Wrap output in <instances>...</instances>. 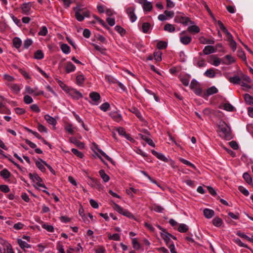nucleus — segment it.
<instances>
[{
  "label": "nucleus",
  "instance_id": "1",
  "mask_svg": "<svg viewBox=\"0 0 253 253\" xmlns=\"http://www.w3.org/2000/svg\"><path fill=\"white\" fill-rule=\"evenodd\" d=\"M174 21L176 23H181L184 25H187L188 23L190 24H194V22L191 21L189 17L185 16L184 13L181 12L176 13L174 18Z\"/></svg>",
  "mask_w": 253,
  "mask_h": 253
},
{
  "label": "nucleus",
  "instance_id": "43",
  "mask_svg": "<svg viewBox=\"0 0 253 253\" xmlns=\"http://www.w3.org/2000/svg\"><path fill=\"white\" fill-rule=\"evenodd\" d=\"M151 25L149 23L145 22L143 23L142 25V32L144 33H147L148 31L150 30Z\"/></svg>",
  "mask_w": 253,
  "mask_h": 253
},
{
  "label": "nucleus",
  "instance_id": "56",
  "mask_svg": "<svg viewBox=\"0 0 253 253\" xmlns=\"http://www.w3.org/2000/svg\"><path fill=\"white\" fill-rule=\"evenodd\" d=\"M109 108L110 104L108 102H105L100 106V109L104 112H106Z\"/></svg>",
  "mask_w": 253,
  "mask_h": 253
},
{
  "label": "nucleus",
  "instance_id": "8",
  "mask_svg": "<svg viewBox=\"0 0 253 253\" xmlns=\"http://www.w3.org/2000/svg\"><path fill=\"white\" fill-rule=\"evenodd\" d=\"M193 62L194 64L199 68L205 67L207 65L205 60L200 57L199 58L195 57Z\"/></svg>",
  "mask_w": 253,
  "mask_h": 253
},
{
  "label": "nucleus",
  "instance_id": "34",
  "mask_svg": "<svg viewBox=\"0 0 253 253\" xmlns=\"http://www.w3.org/2000/svg\"><path fill=\"white\" fill-rule=\"evenodd\" d=\"M204 75L208 78H212L215 77V73L212 68H210L205 72Z\"/></svg>",
  "mask_w": 253,
  "mask_h": 253
},
{
  "label": "nucleus",
  "instance_id": "38",
  "mask_svg": "<svg viewBox=\"0 0 253 253\" xmlns=\"http://www.w3.org/2000/svg\"><path fill=\"white\" fill-rule=\"evenodd\" d=\"M164 29L165 31L170 33L173 32L175 30V28L174 26L169 23H167L165 25Z\"/></svg>",
  "mask_w": 253,
  "mask_h": 253
},
{
  "label": "nucleus",
  "instance_id": "26",
  "mask_svg": "<svg viewBox=\"0 0 253 253\" xmlns=\"http://www.w3.org/2000/svg\"><path fill=\"white\" fill-rule=\"evenodd\" d=\"M44 119L47 121V122L50 125H51L52 126L56 125L57 123L56 120L54 118L51 117L50 116L48 115H45L44 116Z\"/></svg>",
  "mask_w": 253,
  "mask_h": 253
},
{
  "label": "nucleus",
  "instance_id": "12",
  "mask_svg": "<svg viewBox=\"0 0 253 253\" xmlns=\"http://www.w3.org/2000/svg\"><path fill=\"white\" fill-rule=\"evenodd\" d=\"M32 3L31 2L24 3L21 5L22 13L28 15L31 9Z\"/></svg>",
  "mask_w": 253,
  "mask_h": 253
},
{
  "label": "nucleus",
  "instance_id": "54",
  "mask_svg": "<svg viewBox=\"0 0 253 253\" xmlns=\"http://www.w3.org/2000/svg\"><path fill=\"white\" fill-rule=\"evenodd\" d=\"M238 190L245 196H248L249 195V191L246 189L245 188H244L242 186H239L238 187Z\"/></svg>",
  "mask_w": 253,
  "mask_h": 253
},
{
  "label": "nucleus",
  "instance_id": "60",
  "mask_svg": "<svg viewBox=\"0 0 253 253\" xmlns=\"http://www.w3.org/2000/svg\"><path fill=\"white\" fill-rule=\"evenodd\" d=\"M238 56L242 59L244 61H246V56L245 52L242 50V49H239L238 51Z\"/></svg>",
  "mask_w": 253,
  "mask_h": 253
},
{
  "label": "nucleus",
  "instance_id": "27",
  "mask_svg": "<svg viewBox=\"0 0 253 253\" xmlns=\"http://www.w3.org/2000/svg\"><path fill=\"white\" fill-rule=\"evenodd\" d=\"M99 173L104 182H107L110 180V177L108 175L103 169H101Z\"/></svg>",
  "mask_w": 253,
  "mask_h": 253
},
{
  "label": "nucleus",
  "instance_id": "15",
  "mask_svg": "<svg viewBox=\"0 0 253 253\" xmlns=\"http://www.w3.org/2000/svg\"><path fill=\"white\" fill-rule=\"evenodd\" d=\"M75 17L76 19L80 22L83 21L84 19L83 13H81L82 11L81 9L76 7L75 9Z\"/></svg>",
  "mask_w": 253,
  "mask_h": 253
},
{
  "label": "nucleus",
  "instance_id": "44",
  "mask_svg": "<svg viewBox=\"0 0 253 253\" xmlns=\"http://www.w3.org/2000/svg\"><path fill=\"white\" fill-rule=\"evenodd\" d=\"M217 22L220 29L223 31V32H224L227 36L230 34L221 21L218 20Z\"/></svg>",
  "mask_w": 253,
  "mask_h": 253
},
{
  "label": "nucleus",
  "instance_id": "2",
  "mask_svg": "<svg viewBox=\"0 0 253 253\" xmlns=\"http://www.w3.org/2000/svg\"><path fill=\"white\" fill-rule=\"evenodd\" d=\"M113 208L114 210L119 213L126 216L130 219H134V216L130 212H129L128 210L121 207L118 204L114 203Z\"/></svg>",
  "mask_w": 253,
  "mask_h": 253
},
{
  "label": "nucleus",
  "instance_id": "17",
  "mask_svg": "<svg viewBox=\"0 0 253 253\" xmlns=\"http://www.w3.org/2000/svg\"><path fill=\"white\" fill-rule=\"evenodd\" d=\"M89 178L92 182L91 184L92 187H94L98 189L102 188V185L97 179L91 177H90Z\"/></svg>",
  "mask_w": 253,
  "mask_h": 253
},
{
  "label": "nucleus",
  "instance_id": "28",
  "mask_svg": "<svg viewBox=\"0 0 253 253\" xmlns=\"http://www.w3.org/2000/svg\"><path fill=\"white\" fill-rule=\"evenodd\" d=\"M161 235L162 238L165 240L166 244L168 245L170 241V236L171 234L167 232H165V233H161Z\"/></svg>",
  "mask_w": 253,
  "mask_h": 253
},
{
  "label": "nucleus",
  "instance_id": "46",
  "mask_svg": "<svg viewBox=\"0 0 253 253\" xmlns=\"http://www.w3.org/2000/svg\"><path fill=\"white\" fill-rule=\"evenodd\" d=\"M44 55L42 51L41 50H37L34 55L35 58L37 59H42L43 58Z\"/></svg>",
  "mask_w": 253,
  "mask_h": 253
},
{
  "label": "nucleus",
  "instance_id": "31",
  "mask_svg": "<svg viewBox=\"0 0 253 253\" xmlns=\"http://www.w3.org/2000/svg\"><path fill=\"white\" fill-rule=\"evenodd\" d=\"M62 51L65 54H69L70 52V47L66 43H62L60 45Z\"/></svg>",
  "mask_w": 253,
  "mask_h": 253
},
{
  "label": "nucleus",
  "instance_id": "59",
  "mask_svg": "<svg viewBox=\"0 0 253 253\" xmlns=\"http://www.w3.org/2000/svg\"><path fill=\"white\" fill-rule=\"evenodd\" d=\"M223 108L228 111H233L234 107L229 103H226L223 105Z\"/></svg>",
  "mask_w": 253,
  "mask_h": 253
},
{
  "label": "nucleus",
  "instance_id": "16",
  "mask_svg": "<svg viewBox=\"0 0 253 253\" xmlns=\"http://www.w3.org/2000/svg\"><path fill=\"white\" fill-rule=\"evenodd\" d=\"M152 153L159 160H162L165 162H168V159L166 158L162 153L157 152L155 150H152Z\"/></svg>",
  "mask_w": 253,
  "mask_h": 253
},
{
  "label": "nucleus",
  "instance_id": "33",
  "mask_svg": "<svg viewBox=\"0 0 253 253\" xmlns=\"http://www.w3.org/2000/svg\"><path fill=\"white\" fill-rule=\"evenodd\" d=\"M144 1L143 9L145 11H150L152 8V4L151 2L147 1L146 0H142Z\"/></svg>",
  "mask_w": 253,
  "mask_h": 253
},
{
  "label": "nucleus",
  "instance_id": "23",
  "mask_svg": "<svg viewBox=\"0 0 253 253\" xmlns=\"http://www.w3.org/2000/svg\"><path fill=\"white\" fill-rule=\"evenodd\" d=\"M224 58L227 60V62L224 60L222 61V64L225 65H229L235 62L234 58L230 55H226L225 56Z\"/></svg>",
  "mask_w": 253,
  "mask_h": 253
},
{
  "label": "nucleus",
  "instance_id": "4",
  "mask_svg": "<svg viewBox=\"0 0 253 253\" xmlns=\"http://www.w3.org/2000/svg\"><path fill=\"white\" fill-rule=\"evenodd\" d=\"M29 176L30 178L33 180V182H37V185L39 187H41L44 188V189H47V187L44 184H41L40 182L42 181V178L38 175L36 173H30L29 174Z\"/></svg>",
  "mask_w": 253,
  "mask_h": 253
},
{
  "label": "nucleus",
  "instance_id": "51",
  "mask_svg": "<svg viewBox=\"0 0 253 253\" xmlns=\"http://www.w3.org/2000/svg\"><path fill=\"white\" fill-rule=\"evenodd\" d=\"M115 29L122 36L126 34V30L120 26L117 25L115 26Z\"/></svg>",
  "mask_w": 253,
  "mask_h": 253
},
{
  "label": "nucleus",
  "instance_id": "47",
  "mask_svg": "<svg viewBox=\"0 0 253 253\" xmlns=\"http://www.w3.org/2000/svg\"><path fill=\"white\" fill-rule=\"evenodd\" d=\"M167 43L166 42L159 41L157 45V48L159 49H165L167 47Z\"/></svg>",
  "mask_w": 253,
  "mask_h": 253
},
{
  "label": "nucleus",
  "instance_id": "57",
  "mask_svg": "<svg viewBox=\"0 0 253 253\" xmlns=\"http://www.w3.org/2000/svg\"><path fill=\"white\" fill-rule=\"evenodd\" d=\"M71 151L74 154H75L80 158H82L84 157V154L81 152L79 151L76 149L72 148L71 149Z\"/></svg>",
  "mask_w": 253,
  "mask_h": 253
},
{
  "label": "nucleus",
  "instance_id": "63",
  "mask_svg": "<svg viewBox=\"0 0 253 253\" xmlns=\"http://www.w3.org/2000/svg\"><path fill=\"white\" fill-rule=\"evenodd\" d=\"M42 227L48 232H53L54 231V228L52 225L43 224Z\"/></svg>",
  "mask_w": 253,
  "mask_h": 253
},
{
  "label": "nucleus",
  "instance_id": "35",
  "mask_svg": "<svg viewBox=\"0 0 253 253\" xmlns=\"http://www.w3.org/2000/svg\"><path fill=\"white\" fill-rule=\"evenodd\" d=\"M200 28L196 25H192L189 26L187 31L192 33H198L200 32Z\"/></svg>",
  "mask_w": 253,
  "mask_h": 253
},
{
  "label": "nucleus",
  "instance_id": "25",
  "mask_svg": "<svg viewBox=\"0 0 253 253\" xmlns=\"http://www.w3.org/2000/svg\"><path fill=\"white\" fill-rule=\"evenodd\" d=\"M70 141L72 143L74 144L76 146L79 147L80 148H84V144L83 142L80 141L75 137H72L70 138Z\"/></svg>",
  "mask_w": 253,
  "mask_h": 253
},
{
  "label": "nucleus",
  "instance_id": "9",
  "mask_svg": "<svg viewBox=\"0 0 253 253\" xmlns=\"http://www.w3.org/2000/svg\"><path fill=\"white\" fill-rule=\"evenodd\" d=\"M218 89L214 86H212L211 87L208 88L206 91L204 93L203 97L205 98L208 97L210 95L215 94L217 93Z\"/></svg>",
  "mask_w": 253,
  "mask_h": 253
},
{
  "label": "nucleus",
  "instance_id": "14",
  "mask_svg": "<svg viewBox=\"0 0 253 253\" xmlns=\"http://www.w3.org/2000/svg\"><path fill=\"white\" fill-rule=\"evenodd\" d=\"M216 51V49L211 45H207L204 48L203 52L205 55H208L211 53H214Z\"/></svg>",
  "mask_w": 253,
  "mask_h": 253
},
{
  "label": "nucleus",
  "instance_id": "37",
  "mask_svg": "<svg viewBox=\"0 0 253 253\" xmlns=\"http://www.w3.org/2000/svg\"><path fill=\"white\" fill-rule=\"evenodd\" d=\"M212 223L216 227H220L223 223V221L221 218L215 217L212 220Z\"/></svg>",
  "mask_w": 253,
  "mask_h": 253
},
{
  "label": "nucleus",
  "instance_id": "22",
  "mask_svg": "<svg viewBox=\"0 0 253 253\" xmlns=\"http://www.w3.org/2000/svg\"><path fill=\"white\" fill-rule=\"evenodd\" d=\"M70 95L75 99H79L83 97L82 94L79 91L75 89H72L70 93Z\"/></svg>",
  "mask_w": 253,
  "mask_h": 253
},
{
  "label": "nucleus",
  "instance_id": "52",
  "mask_svg": "<svg viewBox=\"0 0 253 253\" xmlns=\"http://www.w3.org/2000/svg\"><path fill=\"white\" fill-rule=\"evenodd\" d=\"M233 241L235 243L238 244L240 247H244L247 249L249 248L248 246L247 245L245 244L244 243H242L241 240L239 238L234 239Z\"/></svg>",
  "mask_w": 253,
  "mask_h": 253
},
{
  "label": "nucleus",
  "instance_id": "41",
  "mask_svg": "<svg viewBox=\"0 0 253 253\" xmlns=\"http://www.w3.org/2000/svg\"><path fill=\"white\" fill-rule=\"evenodd\" d=\"M0 175L3 178L6 179L10 176L11 173L7 169H5L0 171Z\"/></svg>",
  "mask_w": 253,
  "mask_h": 253
},
{
  "label": "nucleus",
  "instance_id": "13",
  "mask_svg": "<svg viewBox=\"0 0 253 253\" xmlns=\"http://www.w3.org/2000/svg\"><path fill=\"white\" fill-rule=\"evenodd\" d=\"M117 130L119 135L125 137L127 140L130 141L132 139V138L130 137V135L126 133L124 128L119 127L117 128Z\"/></svg>",
  "mask_w": 253,
  "mask_h": 253
},
{
  "label": "nucleus",
  "instance_id": "61",
  "mask_svg": "<svg viewBox=\"0 0 253 253\" xmlns=\"http://www.w3.org/2000/svg\"><path fill=\"white\" fill-rule=\"evenodd\" d=\"M65 129L70 134H73L74 133V130L73 129L72 125L70 124H69L66 125V126H65Z\"/></svg>",
  "mask_w": 253,
  "mask_h": 253
},
{
  "label": "nucleus",
  "instance_id": "29",
  "mask_svg": "<svg viewBox=\"0 0 253 253\" xmlns=\"http://www.w3.org/2000/svg\"><path fill=\"white\" fill-rule=\"evenodd\" d=\"M244 100L246 104L251 105L253 104V97L249 94L246 93L244 95Z\"/></svg>",
  "mask_w": 253,
  "mask_h": 253
},
{
  "label": "nucleus",
  "instance_id": "30",
  "mask_svg": "<svg viewBox=\"0 0 253 253\" xmlns=\"http://www.w3.org/2000/svg\"><path fill=\"white\" fill-rule=\"evenodd\" d=\"M17 242L22 250H25V248H30L31 247L30 245L27 244L26 242L21 239H18Z\"/></svg>",
  "mask_w": 253,
  "mask_h": 253
},
{
  "label": "nucleus",
  "instance_id": "21",
  "mask_svg": "<svg viewBox=\"0 0 253 253\" xmlns=\"http://www.w3.org/2000/svg\"><path fill=\"white\" fill-rule=\"evenodd\" d=\"M228 80L234 84H241V78L238 76L236 75L234 77H230Z\"/></svg>",
  "mask_w": 253,
  "mask_h": 253
},
{
  "label": "nucleus",
  "instance_id": "50",
  "mask_svg": "<svg viewBox=\"0 0 253 253\" xmlns=\"http://www.w3.org/2000/svg\"><path fill=\"white\" fill-rule=\"evenodd\" d=\"M98 152H99V153L102 155L103 156V157H104L108 161H109V162H110L112 164H114V161L112 160V158H111L110 157H109L105 153H104L103 151H102L100 149H98Z\"/></svg>",
  "mask_w": 253,
  "mask_h": 253
},
{
  "label": "nucleus",
  "instance_id": "40",
  "mask_svg": "<svg viewBox=\"0 0 253 253\" xmlns=\"http://www.w3.org/2000/svg\"><path fill=\"white\" fill-rule=\"evenodd\" d=\"M178 231L181 233H185L188 230V227L185 224L181 223L179 224Z\"/></svg>",
  "mask_w": 253,
  "mask_h": 253
},
{
  "label": "nucleus",
  "instance_id": "32",
  "mask_svg": "<svg viewBox=\"0 0 253 253\" xmlns=\"http://www.w3.org/2000/svg\"><path fill=\"white\" fill-rule=\"evenodd\" d=\"M13 46L17 49H18L20 47L22 43V41L20 38L18 37H15L13 39Z\"/></svg>",
  "mask_w": 253,
  "mask_h": 253
},
{
  "label": "nucleus",
  "instance_id": "64",
  "mask_svg": "<svg viewBox=\"0 0 253 253\" xmlns=\"http://www.w3.org/2000/svg\"><path fill=\"white\" fill-rule=\"evenodd\" d=\"M37 128L38 130L41 132H44L46 133L47 132V129L44 126L40 124H38Z\"/></svg>",
  "mask_w": 253,
  "mask_h": 253
},
{
  "label": "nucleus",
  "instance_id": "48",
  "mask_svg": "<svg viewBox=\"0 0 253 253\" xmlns=\"http://www.w3.org/2000/svg\"><path fill=\"white\" fill-rule=\"evenodd\" d=\"M48 30L46 26H44L42 27L40 31L38 33V35L40 36H45L47 34Z\"/></svg>",
  "mask_w": 253,
  "mask_h": 253
},
{
  "label": "nucleus",
  "instance_id": "55",
  "mask_svg": "<svg viewBox=\"0 0 253 253\" xmlns=\"http://www.w3.org/2000/svg\"><path fill=\"white\" fill-rule=\"evenodd\" d=\"M162 54V52L160 51L154 52V57L155 58V59L157 61H160L162 60V57H161Z\"/></svg>",
  "mask_w": 253,
  "mask_h": 253
},
{
  "label": "nucleus",
  "instance_id": "24",
  "mask_svg": "<svg viewBox=\"0 0 253 253\" xmlns=\"http://www.w3.org/2000/svg\"><path fill=\"white\" fill-rule=\"evenodd\" d=\"M7 85L15 93H18L21 89L19 85L16 84H9Z\"/></svg>",
  "mask_w": 253,
  "mask_h": 253
},
{
  "label": "nucleus",
  "instance_id": "11",
  "mask_svg": "<svg viewBox=\"0 0 253 253\" xmlns=\"http://www.w3.org/2000/svg\"><path fill=\"white\" fill-rule=\"evenodd\" d=\"M109 116L116 122H119L122 120V115L117 111H111Z\"/></svg>",
  "mask_w": 253,
  "mask_h": 253
},
{
  "label": "nucleus",
  "instance_id": "19",
  "mask_svg": "<svg viewBox=\"0 0 253 253\" xmlns=\"http://www.w3.org/2000/svg\"><path fill=\"white\" fill-rule=\"evenodd\" d=\"M204 216L207 218H211L214 215V211L212 210L205 209L203 211Z\"/></svg>",
  "mask_w": 253,
  "mask_h": 253
},
{
  "label": "nucleus",
  "instance_id": "10",
  "mask_svg": "<svg viewBox=\"0 0 253 253\" xmlns=\"http://www.w3.org/2000/svg\"><path fill=\"white\" fill-rule=\"evenodd\" d=\"M227 36V41L229 42V45L233 51H235L236 49L237 43L233 39V36L230 34Z\"/></svg>",
  "mask_w": 253,
  "mask_h": 253
},
{
  "label": "nucleus",
  "instance_id": "49",
  "mask_svg": "<svg viewBox=\"0 0 253 253\" xmlns=\"http://www.w3.org/2000/svg\"><path fill=\"white\" fill-rule=\"evenodd\" d=\"M33 43V41L30 39H27L24 42L23 48L27 49Z\"/></svg>",
  "mask_w": 253,
  "mask_h": 253
},
{
  "label": "nucleus",
  "instance_id": "20",
  "mask_svg": "<svg viewBox=\"0 0 253 253\" xmlns=\"http://www.w3.org/2000/svg\"><path fill=\"white\" fill-rule=\"evenodd\" d=\"M76 69V66L71 62L66 63L65 70L67 73L74 72Z\"/></svg>",
  "mask_w": 253,
  "mask_h": 253
},
{
  "label": "nucleus",
  "instance_id": "18",
  "mask_svg": "<svg viewBox=\"0 0 253 253\" xmlns=\"http://www.w3.org/2000/svg\"><path fill=\"white\" fill-rule=\"evenodd\" d=\"M200 42L202 44H213L215 42V41L213 39H208L205 38L204 37H201L199 38Z\"/></svg>",
  "mask_w": 253,
  "mask_h": 253
},
{
  "label": "nucleus",
  "instance_id": "58",
  "mask_svg": "<svg viewBox=\"0 0 253 253\" xmlns=\"http://www.w3.org/2000/svg\"><path fill=\"white\" fill-rule=\"evenodd\" d=\"M84 81V77L83 75H78L76 77V82L78 85H81Z\"/></svg>",
  "mask_w": 253,
  "mask_h": 253
},
{
  "label": "nucleus",
  "instance_id": "62",
  "mask_svg": "<svg viewBox=\"0 0 253 253\" xmlns=\"http://www.w3.org/2000/svg\"><path fill=\"white\" fill-rule=\"evenodd\" d=\"M24 101L26 104H29L33 102V100L30 96L26 95L24 97Z\"/></svg>",
  "mask_w": 253,
  "mask_h": 253
},
{
  "label": "nucleus",
  "instance_id": "36",
  "mask_svg": "<svg viewBox=\"0 0 253 253\" xmlns=\"http://www.w3.org/2000/svg\"><path fill=\"white\" fill-rule=\"evenodd\" d=\"M90 98L94 101H97L100 99L99 93L96 92H92L89 94Z\"/></svg>",
  "mask_w": 253,
  "mask_h": 253
},
{
  "label": "nucleus",
  "instance_id": "42",
  "mask_svg": "<svg viewBox=\"0 0 253 253\" xmlns=\"http://www.w3.org/2000/svg\"><path fill=\"white\" fill-rule=\"evenodd\" d=\"M108 237L109 240L114 241H120L121 240L120 235L117 233L113 235H111L110 233H108Z\"/></svg>",
  "mask_w": 253,
  "mask_h": 253
},
{
  "label": "nucleus",
  "instance_id": "6",
  "mask_svg": "<svg viewBox=\"0 0 253 253\" xmlns=\"http://www.w3.org/2000/svg\"><path fill=\"white\" fill-rule=\"evenodd\" d=\"M222 61H223L222 59L218 58L215 55H212L210 56V60H209V62L215 66H218L221 63H222Z\"/></svg>",
  "mask_w": 253,
  "mask_h": 253
},
{
  "label": "nucleus",
  "instance_id": "39",
  "mask_svg": "<svg viewBox=\"0 0 253 253\" xmlns=\"http://www.w3.org/2000/svg\"><path fill=\"white\" fill-rule=\"evenodd\" d=\"M243 177L247 183L250 185L253 184L252 178L248 172H245L243 174Z\"/></svg>",
  "mask_w": 253,
  "mask_h": 253
},
{
  "label": "nucleus",
  "instance_id": "3",
  "mask_svg": "<svg viewBox=\"0 0 253 253\" xmlns=\"http://www.w3.org/2000/svg\"><path fill=\"white\" fill-rule=\"evenodd\" d=\"M218 128L222 132L226 139L231 138L230 128L225 123L222 122L218 126Z\"/></svg>",
  "mask_w": 253,
  "mask_h": 253
},
{
  "label": "nucleus",
  "instance_id": "45",
  "mask_svg": "<svg viewBox=\"0 0 253 253\" xmlns=\"http://www.w3.org/2000/svg\"><path fill=\"white\" fill-rule=\"evenodd\" d=\"M36 165L41 171L44 172L45 171L46 169L44 166V164L41 161H36Z\"/></svg>",
  "mask_w": 253,
  "mask_h": 253
},
{
  "label": "nucleus",
  "instance_id": "7",
  "mask_svg": "<svg viewBox=\"0 0 253 253\" xmlns=\"http://www.w3.org/2000/svg\"><path fill=\"white\" fill-rule=\"evenodd\" d=\"M185 32L184 31L180 33V41L182 44L187 45L191 42L192 38L189 36H183L182 35L184 34Z\"/></svg>",
  "mask_w": 253,
  "mask_h": 253
},
{
  "label": "nucleus",
  "instance_id": "53",
  "mask_svg": "<svg viewBox=\"0 0 253 253\" xmlns=\"http://www.w3.org/2000/svg\"><path fill=\"white\" fill-rule=\"evenodd\" d=\"M152 209L156 212H162L164 210V209L161 206L154 204Z\"/></svg>",
  "mask_w": 253,
  "mask_h": 253
},
{
  "label": "nucleus",
  "instance_id": "5",
  "mask_svg": "<svg viewBox=\"0 0 253 253\" xmlns=\"http://www.w3.org/2000/svg\"><path fill=\"white\" fill-rule=\"evenodd\" d=\"M126 11L131 22H135L137 19V16L134 13L135 7L134 6L128 7L126 8Z\"/></svg>",
  "mask_w": 253,
  "mask_h": 253
}]
</instances>
